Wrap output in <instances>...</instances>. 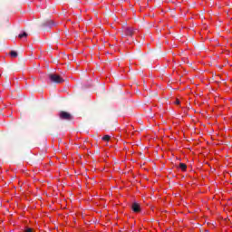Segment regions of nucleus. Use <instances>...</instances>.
Here are the masks:
<instances>
[{
  "mask_svg": "<svg viewBox=\"0 0 232 232\" xmlns=\"http://www.w3.org/2000/svg\"><path fill=\"white\" fill-rule=\"evenodd\" d=\"M48 77L51 82H54V84H62V82H64V79L59 74L51 73L48 75Z\"/></svg>",
  "mask_w": 232,
  "mask_h": 232,
  "instance_id": "1",
  "label": "nucleus"
},
{
  "mask_svg": "<svg viewBox=\"0 0 232 232\" xmlns=\"http://www.w3.org/2000/svg\"><path fill=\"white\" fill-rule=\"evenodd\" d=\"M59 118L62 121H73V116L70 112L65 111H60Z\"/></svg>",
  "mask_w": 232,
  "mask_h": 232,
  "instance_id": "2",
  "label": "nucleus"
},
{
  "mask_svg": "<svg viewBox=\"0 0 232 232\" xmlns=\"http://www.w3.org/2000/svg\"><path fill=\"white\" fill-rule=\"evenodd\" d=\"M42 26L44 30H50L52 26H55V23H53L52 20H47L42 24Z\"/></svg>",
  "mask_w": 232,
  "mask_h": 232,
  "instance_id": "3",
  "label": "nucleus"
},
{
  "mask_svg": "<svg viewBox=\"0 0 232 232\" xmlns=\"http://www.w3.org/2000/svg\"><path fill=\"white\" fill-rule=\"evenodd\" d=\"M134 34V30L131 27H125L124 29V35L131 37Z\"/></svg>",
  "mask_w": 232,
  "mask_h": 232,
  "instance_id": "4",
  "label": "nucleus"
},
{
  "mask_svg": "<svg viewBox=\"0 0 232 232\" xmlns=\"http://www.w3.org/2000/svg\"><path fill=\"white\" fill-rule=\"evenodd\" d=\"M131 209L134 213H140V205L139 203H133L132 206H131Z\"/></svg>",
  "mask_w": 232,
  "mask_h": 232,
  "instance_id": "5",
  "label": "nucleus"
},
{
  "mask_svg": "<svg viewBox=\"0 0 232 232\" xmlns=\"http://www.w3.org/2000/svg\"><path fill=\"white\" fill-rule=\"evenodd\" d=\"M19 39H26L28 37V33L24 32L18 35Z\"/></svg>",
  "mask_w": 232,
  "mask_h": 232,
  "instance_id": "6",
  "label": "nucleus"
},
{
  "mask_svg": "<svg viewBox=\"0 0 232 232\" xmlns=\"http://www.w3.org/2000/svg\"><path fill=\"white\" fill-rule=\"evenodd\" d=\"M110 139H111V136L110 135H105L102 138V140H104L105 142H110Z\"/></svg>",
  "mask_w": 232,
  "mask_h": 232,
  "instance_id": "7",
  "label": "nucleus"
},
{
  "mask_svg": "<svg viewBox=\"0 0 232 232\" xmlns=\"http://www.w3.org/2000/svg\"><path fill=\"white\" fill-rule=\"evenodd\" d=\"M179 168L182 171H186V169H188V166L186 165V163H180Z\"/></svg>",
  "mask_w": 232,
  "mask_h": 232,
  "instance_id": "8",
  "label": "nucleus"
},
{
  "mask_svg": "<svg viewBox=\"0 0 232 232\" xmlns=\"http://www.w3.org/2000/svg\"><path fill=\"white\" fill-rule=\"evenodd\" d=\"M10 55L13 57V59H15V57H17L19 54L15 51H11Z\"/></svg>",
  "mask_w": 232,
  "mask_h": 232,
  "instance_id": "9",
  "label": "nucleus"
},
{
  "mask_svg": "<svg viewBox=\"0 0 232 232\" xmlns=\"http://www.w3.org/2000/svg\"><path fill=\"white\" fill-rule=\"evenodd\" d=\"M24 232H34V228L26 227Z\"/></svg>",
  "mask_w": 232,
  "mask_h": 232,
  "instance_id": "10",
  "label": "nucleus"
},
{
  "mask_svg": "<svg viewBox=\"0 0 232 232\" xmlns=\"http://www.w3.org/2000/svg\"><path fill=\"white\" fill-rule=\"evenodd\" d=\"M175 104H180V100L177 99V100L175 101Z\"/></svg>",
  "mask_w": 232,
  "mask_h": 232,
  "instance_id": "11",
  "label": "nucleus"
},
{
  "mask_svg": "<svg viewBox=\"0 0 232 232\" xmlns=\"http://www.w3.org/2000/svg\"><path fill=\"white\" fill-rule=\"evenodd\" d=\"M0 111H3V109H0Z\"/></svg>",
  "mask_w": 232,
  "mask_h": 232,
  "instance_id": "12",
  "label": "nucleus"
}]
</instances>
